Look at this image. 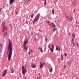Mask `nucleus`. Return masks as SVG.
<instances>
[{
	"instance_id": "nucleus-34",
	"label": "nucleus",
	"mask_w": 79,
	"mask_h": 79,
	"mask_svg": "<svg viewBox=\"0 0 79 79\" xmlns=\"http://www.w3.org/2000/svg\"><path fill=\"white\" fill-rule=\"evenodd\" d=\"M52 47H53V48H54V45H52Z\"/></svg>"
},
{
	"instance_id": "nucleus-15",
	"label": "nucleus",
	"mask_w": 79,
	"mask_h": 79,
	"mask_svg": "<svg viewBox=\"0 0 79 79\" xmlns=\"http://www.w3.org/2000/svg\"><path fill=\"white\" fill-rule=\"evenodd\" d=\"M31 68H35V65L32 64L31 65Z\"/></svg>"
},
{
	"instance_id": "nucleus-49",
	"label": "nucleus",
	"mask_w": 79,
	"mask_h": 79,
	"mask_svg": "<svg viewBox=\"0 0 79 79\" xmlns=\"http://www.w3.org/2000/svg\"><path fill=\"white\" fill-rule=\"evenodd\" d=\"M24 79H26V77H25Z\"/></svg>"
},
{
	"instance_id": "nucleus-2",
	"label": "nucleus",
	"mask_w": 79,
	"mask_h": 79,
	"mask_svg": "<svg viewBox=\"0 0 79 79\" xmlns=\"http://www.w3.org/2000/svg\"><path fill=\"white\" fill-rule=\"evenodd\" d=\"M22 73L23 75H25L27 73V70H26V65H25V66H22Z\"/></svg>"
},
{
	"instance_id": "nucleus-5",
	"label": "nucleus",
	"mask_w": 79,
	"mask_h": 79,
	"mask_svg": "<svg viewBox=\"0 0 79 79\" xmlns=\"http://www.w3.org/2000/svg\"><path fill=\"white\" fill-rule=\"evenodd\" d=\"M27 42H28V40H27V39H26L25 41H24L23 42V46H26L27 44Z\"/></svg>"
},
{
	"instance_id": "nucleus-32",
	"label": "nucleus",
	"mask_w": 79,
	"mask_h": 79,
	"mask_svg": "<svg viewBox=\"0 0 79 79\" xmlns=\"http://www.w3.org/2000/svg\"><path fill=\"white\" fill-rule=\"evenodd\" d=\"M56 50H58V48L57 47V46H56Z\"/></svg>"
},
{
	"instance_id": "nucleus-4",
	"label": "nucleus",
	"mask_w": 79,
	"mask_h": 79,
	"mask_svg": "<svg viewBox=\"0 0 79 79\" xmlns=\"http://www.w3.org/2000/svg\"><path fill=\"white\" fill-rule=\"evenodd\" d=\"M7 73V70H6L2 72V77H4V76H6V74Z\"/></svg>"
},
{
	"instance_id": "nucleus-3",
	"label": "nucleus",
	"mask_w": 79,
	"mask_h": 79,
	"mask_svg": "<svg viewBox=\"0 0 79 79\" xmlns=\"http://www.w3.org/2000/svg\"><path fill=\"white\" fill-rule=\"evenodd\" d=\"M40 16V14L39 13L38 15L36 16L35 17V19H34V22H37L39 19Z\"/></svg>"
},
{
	"instance_id": "nucleus-43",
	"label": "nucleus",
	"mask_w": 79,
	"mask_h": 79,
	"mask_svg": "<svg viewBox=\"0 0 79 79\" xmlns=\"http://www.w3.org/2000/svg\"><path fill=\"white\" fill-rule=\"evenodd\" d=\"M69 35H70V33H69Z\"/></svg>"
},
{
	"instance_id": "nucleus-26",
	"label": "nucleus",
	"mask_w": 79,
	"mask_h": 79,
	"mask_svg": "<svg viewBox=\"0 0 79 79\" xmlns=\"http://www.w3.org/2000/svg\"><path fill=\"white\" fill-rule=\"evenodd\" d=\"M71 44H73V46H74L75 45V43H74L71 42Z\"/></svg>"
},
{
	"instance_id": "nucleus-8",
	"label": "nucleus",
	"mask_w": 79,
	"mask_h": 79,
	"mask_svg": "<svg viewBox=\"0 0 79 79\" xmlns=\"http://www.w3.org/2000/svg\"><path fill=\"white\" fill-rule=\"evenodd\" d=\"M23 51L26 52V50L28 48L26 46H23Z\"/></svg>"
},
{
	"instance_id": "nucleus-14",
	"label": "nucleus",
	"mask_w": 79,
	"mask_h": 79,
	"mask_svg": "<svg viewBox=\"0 0 79 79\" xmlns=\"http://www.w3.org/2000/svg\"><path fill=\"white\" fill-rule=\"evenodd\" d=\"M2 26L3 27H5V22H2Z\"/></svg>"
},
{
	"instance_id": "nucleus-17",
	"label": "nucleus",
	"mask_w": 79,
	"mask_h": 79,
	"mask_svg": "<svg viewBox=\"0 0 79 79\" xmlns=\"http://www.w3.org/2000/svg\"><path fill=\"white\" fill-rule=\"evenodd\" d=\"M52 26V27H56V26H55V24H54V23H52V25H51Z\"/></svg>"
},
{
	"instance_id": "nucleus-11",
	"label": "nucleus",
	"mask_w": 79,
	"mask_h": 79,
	"mask_svg": "<svg viewBox=\"0 0 79 79\" xmlns=\"http://www.w3.org/2000/svg\"><path fill=\"white\" fill-rule=\"evenodd\" d=\"M15 0H10V4H12L14 2H15Z\"/></svg>"
},
{
	"instance_id": "nucleus-7",
	"label": "nucleus",
	"mask_w": 79,
	"mask_h": 79,
	"mask_svg": "<svg viewBox=\"0 0 79 79\" xmlns=\"http://www.w3.org/2000/svg\"><path fill=\"white\" fill-rule=\"evenodd\" d=\"M8 29L7 27L6 26H4L2 28V32H5V31H6Z\"/></svg>"
},
{
	"instance_id": "nucleus-39",
	"label": "nucleus",
	"mask_w": 79,
	"mask_h": 79,
	"mask_svg": "<svg viewBox=\"0 0 79 79\" xmlns=\"http://www.w3.org/2000/svg\"><path fill=\"white\" fill-rule=\"evenodd\" d=\"M0 47H2V44H0Z\"/></svg>"
},
{
	"instance_id": "nucleus-36",
	"label": "nucleus",
	"mask_w": 79,
	"mask_h": 79,
	"mask_svg": "<svg viewBox=\"0 0 79 79\" xmlns=\"http://www.w3.org/2000/svg\"><path fill=\"white\" fill-rule=\"evenodd\" d=\"M66 68V65H65L64 68Z\"/></svg>"
},
{
	"instance_id": "nucleus-46",
	"label": "nucleus",
	"mask_w": 79,
	"mask_h": 79,
	"mask_svg": "<svg viewBox=\"0 0 79 79\" xmlns=\"http://www.w3.org/2000/svg\"><path fill=\"white\" fill-rule=\"evenodd\" d=\"M34 22H34V20H33V24L34 23Z\"/></svg>"
},
{
	"instance_id": "nucleus-24",
	"label": "nucleus",
	"mask_w": 79,
	"mask_h": 79,
	"mask_svg": "<svg viewBox=\"0 0 79 79\" xmlns=\"http://www.w3.org/2000/svg\"><path fill=\"white\" fill-rule=\"evenodd\" d=\"M74 38H72V41H71V42H74Z\"/></svg>"
},
{
	"instance_id": "nucleus-35",
	"label": "nucleus",
	"mask_w": 79,
	"mask_h": 79,
	"mask_svg": "<svg viewBox=\"0 0 79 79\" xmlns=\"http://www.w3.org/2000/svg\"><path fill=\"white\" fill-rule=\"evenodd\" d=\"M77 46L78 47H79V45L77 43Z\"/></svg>"
},
{
	"instance_id": "nucleus-18",
	"label": "nucleus",
	"mask_w": 79,
	"mask_h": 79,
	"mask_svg": "<svg viewBox=\"0 0 79 79\" xmlns=\"http://www.w3.org/2000/svg\"><path fill=\"white\" fill-rule=\"evenodd\" d=\"M49 71L50 73H52V71H53V69H52V68H51V69H49Z\"/></svg>"
},
{
	"instance_id": "nucleus-21",
	"label": "nucleus",
	"mask_w": 79,
	"mask_h": 79,
	"mask_svg": "<svg viewBox=\"0 0 79 79\" xmlns=\"http://www.w3.org/2000/svg\"><path fill=\"white\" fill-rule=\"evenodd\" d=\"M61 60H63V55H61Z\"/></svg>"
},
{
	"instance_id": "nucleus-19",
	"label": "nucleus",
	"mask_w": 79,
	"mask_h": 79,
	"mask_svg": "<svg viewBox=\"0 0 79 79\" xmlns=\"http://www.w3.org/2000/svg\"><path fill=\"white\" fill-rule=\"evenodd\" d=\"M71 61H69V63L68 64V66H71Z\"/></svg>"
},
{
	"instance_id": "nucleus-20",
	"label": "nucleus",
	"mask_w": 79,
	"mask_h": 79,
	"mask_svg": "<svg viewBox=\"0 0 79 79\" xmlns=\"http://www.w3.org/2000/svg\"><path fill=\"white\" fill-rule=\"evenodd\" d=\"M11 72L12 73H14V70L13 69H12L11 70Z\"/></svg>"
},
{
	"instance_id": "nucleus-48",
	"label": "nucleus",
	"mask_w": 79,
	"mask_h": 79,
	"mask_svg": "<svg viewBox=\"0 0 79 79\" xmlns=\"http://www.w3.org/2000/svg\"><path fill=\"white\" fill-rule=\"evenodd\" d=\"M43 64H45V63H43Z\"/></svg>"
},
{
	"instance_id": "nucleus-25",
	"label": "nucleus",
	"mask_w": 79,
	"mask_h": 79,
	"mask_svg": "<svg viewBox=\"0 0 79 79\" xmlns=\"http://www.w3.org/2000/svg\"><path fill=\"white\" fill-rule=\"evenodd\" d=\"M72 5H73H73H75V2H73L72 3Z\"/></svg>"
},
{
	"instance_id": "nucleus-12",
	"label": "nucleus",
	"mask_w": 79,
	"mask_h": 79,
	"mask_svg": "<svg viewBox=\"0 0 79 79\" xmlns=\"http://www.w3.org/2000/svg\"><path fill=\"white\" fill-rule=\"evenodd\" d=\"M72 39H74V37H75V34L74 33H72Z\"/></svg>"
},
{
	"instance_id": "nucleus-13",
	"label": "nucleus",
	"mask_w": 79,
	"mask_h": 79,
	"mask_svg": "<svg viewBox=\"0 0 79 79\" xmlns=\"http://www.w3.org/2000/svg\"><path fill=\"white\" fill-rule=\"evenodd\" d=\"M40 68H43V64H42L41 62H40Z\"/></svg>"
},
{
	"instance_id": "nucleus-38",
	"label": "nucleus",
	"mask_w": 79,
	"mask_h": 79,
	"mask_svg": "<svg viewBox=\"0 0 79 79\" xmlns=\"http://www.w3.org/2000/svg\"><path fill=\"white\" fill-rule=\"evenodd\" d=\"M47 37H46V42H47Z\"/></svg>"
},
{
	"instance_id": "nucleus-50",
	"label": "nucleus",
	"mask_w": 79,
	"mask_h": 79,
	"mask_svg": "<svg viewBox=\"0 0 79 79\" xmlns=\"http://www.w3.org/2000/svg\"><path fill=\"white\" fill-rule=\"evenodd\" d=\"M56 0V1H58V0Z\"/></svg>"
},
{
	"instance_id": "nucleus-51",
	"label": "nucleus",
	"mask_w": 79,
	"mask_h": 79,
	"mask_svg": "<svg viewBox=\"0 0 79 79\" xmlns=\"http://www.w3.org/2000/svg\"><path fill=\"white\" fill-rule=\"evenodd\" d=\"M17 79H18V78H17Z\"/></svg>"
},
{
	"instance_id": "nucleus-44",
	"label": "nucleus",
	"mask_w": 79,
	"mask_h": 79,
	"mask_svg": "<svg viewBox=\"0 0 79 79\" xmlns=\"http://www.w3.org/2000/svg\"><path fill=\"white\" fill-rule=\"evenodd\" d=\"M39 31H40V32H41V30H39Z\"/></svg>"
},
{
	"instance_id": "nucleus-23",
	"label": "nucleus",
	"mask_w": 79,
	"mask_h": 79,
	"mask_svg": "<svg viewBox=\"0 0 79 79\" xmlns=\"http://www.w3.org/2000/svg\"><path fill=\"white\" fill-rule=\"evenodd\" d=\"M45 2L44 4V5H45L47 4V0H44Z\"/></svg>"
},
{
	"instance_id": "nucleus-28",
	"label": "nucleus",
	"mask_w": 79,
	"mask_h": 79,
	"mask_svg": "<svg viewBox=\"0 0 79 79\" xmlns=\"http://www.w3.org/2000/svg\"><path fill=\"white\" fill-rule=\"evenodd\" d=\"M52 23H51V22H49V23L48 24V25H52Z\"/></svg>"
},
{
	"instance_id": "nucleus-22",
	"label": "nucleus",
	"mask_w": 79,
	"mask_h": 79,
	"mask_svg": "<svg viewBox=\"0 0 79 79\" xmlns=\"http://www.w3.org/2000/svg\"><path fill=\"white\" fill-rule=\"evenodd\" d=\"M56 30H57V28H55L53 29V32H55V31H56Z\"/></svg>"
},
{
	"instance_id": "nucleus-47",
	"label": "nucleus",
	"mask_w": 79,
	"mask_h": 79,
	"mask_svg": "<svg viewBox=\"0 0 79 79\" xmlns=\"http://www.w3.org/2000/svg\"><path fill=\"white\" fill-rule=\"evenodd\" d=\"M15 13H16V14H18V13H17V12H16Z\"/></svg>"
},
{
	"instance_id": "nucleus-16",
	"label": "nucleus",
	"mask_w": 79,
	"mask_h": 79,
	"mask_svg": "<svg viewBox=\"0 0 79 79\" xmlns=\"http://www.w3.org/2000/svg\"><path fill=\"white\" fill-rule=\"evenodd\" d=\"M50 50L52 52H53V48L52 47V48H50Z\"/></svg>"
},
{
	"instance_id": "nucleus-37",
	"label": "nucleus",
	"mask_w": 79,
	"mask_h": 79,
	"mask_svg": "<svg viewBox=\"0 0 79 79\" xmlns=\"http://www.w3.org/2000/svg\"><path fill=\"white\" fill-rule=\"evenodd\" d=\"M58 48H59V50H60V48L59 47H58Z\"/></svg>"
},
{
	"instance_id": "nucleus-27",
	"label": "nucleus",
	"mask_w": 79,
	"mask_h": 79,
	"mask_svg": "<svg viewBox=\"0 0 79 79\" xmlns=\"http://www.w3.org/2000/svg\"><path fill=\"white\" fill-rule=\"evenodd\" d=\"M52 13L53 14V15H54V10H52Z\"/></svg>"
},
{
	"instance_id": "nucleus-33",
	"label": "nucleus",
	"mask_w": 79,
	"mask_h": 79,
	"mask_svg": "<svg viewBox=\"0 0 79 79\" xmlns=\"http://www.w3.org/2000/svg\"><path fill=\"white\" fill-rule=\"evenodd\" d=\"M49 22H49V21H47V23L48 24L49 23Z\"/></svg>"
},
{
	"instance_id": "nucleus-42",
	"label": "nucleus",
	"mask_w": 79,
	"mask_h": 79,
	"mask_svg": "<svg viewBox=\"0 0 79 79\" xmlns=\"http://www.w3.org/2000/svg\"><path fill=\"white\" fill-rule=\"evenodd\" d=\"M21 77H22V76H21V75H20V78H21Z\"/></svg>"
},
{
	"instance_id": "nucleus-31",
	"label": "nucleus",
	"mask_w": 79,
	"mask_h": 79,
	"mask_svg": "<svg viewBox=\"0 0 79 79\" xmlns=\"http://www.w3.org/2000/svg\"><path fill=\"white\" fill-rule=\"evenodd\" d=\"M33 16H34V15H31V18H33Z\"/></svg>"
},
{
	"instance_id": "nucleus-30",
	"label": "nucleus",
	"mask_w": 79,
	"mask_h": 79,
	"mask_svg": "<svg viewBox=\"0 0 79 79\" xmlns=\"http://www.w3.org/2000/svg\"><path fill=\"white\" fill-rule=\"evenodd\" d=\"M30 52L31 53H33L34 52V51L32 50V49H31L30 50Z\"/></svg>"
},
{
	"instance_id": "nucleus-9",
	"label": "nucleus",
	"mask_w": 79,
	"mask_h": 79,
	"mask_svg": "<svg viewBox=\"0 0 79 79\" xmlns=\"http://www.w3.org/2000/svg\"><path fill=\"white\" fill-rule=\"evenodd\" d=\"M8 35V34L7 32H6L4 34L3 37V38H6V37H7Z\"/></svg>"
},
{
	"instance_id": "nucleus-6",
	"label": "nucleus",
	"mask_w": 79,
	"mask_h": 79,
	"mask_svg": "<svg viewBox=\"0 0 79 79\" xmlns=\"http://www.w3.org/2000/svg\"><path fill=\"white\" fill-rule=\"evenodd\" d=\"M67 19L68 21H72V17H68L66 16Z\"/></svg>"
},
{
	"instance_id": "nucleus-40",
	"label": "nucleus",
	"mask_w": 79,
	"mask_h": 79,
	"mask_svg": "<svg viewBox=\"0 0 79 79\" xmlns=\"http://www.w3.org/2000/svg\"><path fill=\"white\" fill-rule=\"evenodd\" d=\"M28 54H29V55H30V54H31V52H28Z\"/></svg>"
},
{
	"instance_id": "nucleus-10",
	"label": "nucleus",
	"mask_w": 79,
	"mask_h": 79,
	"mask_svg": "<svg viewBox=\"0 0 79 79\" xmlns=\"http://www.w3.org/2000/svg\"><path fill=\"white\" fill-rule=\"evenodd\" d=\"M38 49L39 50H40L41 52H42V53H43V51L42 50V48H40V47H38Z\"/></svg>"
},
{
	"instance_id": "nucleus-41",
	"label": "nucleus",
	"mask_w": 79,
	"mask_h": 79,
	"mask_svg": "<svg viewBox=\"0 0 79 79\" xmlns=\"http://www.w3.org/2000/svg\"><path fill=\"white\" fill-rule=\"evenodd\" d=\"M31 35H33V33H32V32L31 33Z\"/></svg>"
},
{
	"instance_id": "nucleus-1",
	"label": "nucleus",
	"mask_w": 79,
	"mask_h": 79,
	"mask_svg": "<svg viewBox=\"0 0 79 79\" xmlns=\"http://www.w3.org/2000/svg\"><path fill=\"white\" fill-rule=\"evenodd\" d=\"M9 45L7 48V55L8 60L10 61L11 59V55L13 54V49H12V44L10 40H9Z\"/></svg>"
},
{
	"instance_id": "nucleus-29",
	"label": "nucleus",
	"mask_w": 79,
	"mask_h": 79,
	"mask_svg": "<svg viewBox=\"0 0 79 79\" xmlns=\"http://www.w3.org/2000/svg\"><path fill=\"white\" fill-rule=\"evenodd\" d=\"M67 56V54H66V53H64V56Z\"/></svg>"
},
{
	"instance_id": "nucleus-45",
	"label": "nucleus",
	"mask_w": 79,
	"mask_h": 79,
	"mask_svg": "<svg viewBox=\"0 0 79 79\" xmlns=\"http://www.w3.org/2000/svg\"><path fill=\"white\" fill-rule=\"evenodd\" d=\"M48 48H50V46H48Z\"/></svg>"
}]
</instances>
